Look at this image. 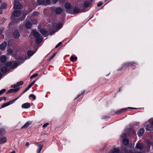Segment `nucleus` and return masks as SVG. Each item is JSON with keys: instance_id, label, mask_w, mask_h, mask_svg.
Segmentation results:
<instances>
[{"instance_id": "nucleus-1", "label": "nucleus", "mask_w": 153, "mask_h": 153, "mask_svg": "<svg viewBox=\"0 0 153 153\" xmlns=\"http://www.w3.org/2000/svg\"><path fill=\"white\" fill-rule=\"evenodd\" d=\"M25 17V15L23 14L19 18L16 19L15 17H12L13 21L15 23H17L20 21H23Z\"/></svg>"}, {"instance_id": "nucleus-2", "label": "nucleus", "mask_w": 153, "mask_h": 153, "mask_svg": "<svg viewBox=\"0 0 153 153\" xmlns=\"http://www.w3.org/2000/svg\"><path fill=\"white\" fill-rule=\"evenodd\" d=\"M71 5L69 3H66L65 4V7L66 9V11L70 13H73L72 10Z\"/></svg>"}, {"instance_id": "nucleus-3", "label": "nucleus", "mask_w": 153, "mask_h": 153, "mask_svg": "<svg viewBox=\"0 0 153 153\" xmlns=\"http://www.w3.org/2000/svg\"><path fill=\"white\" fill-rule=\"evenodd\" d=\"M37 1L39 5H47L50 3V0H37Z\"/></svg>"}, {"instance_id": "nucleus-4", "label": "nucleus", "mask_w": 153, "mask_h": 153, "mask_svg": "<svg viewBox=\"0 0 153 153\" xmlns=\"http://www.w3.org/2000/svg\"><path fill=\"white\" fill-rule=\"evenodd\" d=\"M21 5L19 1V0H14V9H19L21 8Z\"/></svg>"}, {"instance_id": "nucleus-5", "label": "nucleus", "mask_w": 153, "mask_h": 153, "mask_svg": "<svg viewBox=\"0 0 153 153\" xmlns=\"http://www.w3.org/2000/svg\"><path fill=\"white\" fill-rule=\"evenodd\" d=\"M12 35L15 39H17L20 36V34L18 30H15L13 33Z\"/></svg>"}, {"instance_id": "nucleus-6", "label": "nucleus", "mask_w": 153, "mask_h": 153, "mask_svg": "<svg viewBox=\"0 0 153 153\" xmlns=\"http://www.w3.org/2000/svg\"><path fill=\"white\" fill-rule=\"evenodd\" d=\"M21 15V12L19 10H14L12 15V17H18Z\"/></svg>"}, {"instance_id": "nucleus-7", "label": "nucleus", "mask_w": 153, "mask_h": 153, "mask_svg": "<svg viewBox=\"0 0 153 153\" xmlns=\"http://www.w3.org/2000/svg\"><path fill=\"white\" fill-rule=\"evenodd\" d=\"M12 66L10 68V70L11 69H13L16 67L20 64L19 62H17L15 61L12 62Z\"/></svg>"}, {"instance_id": "nucleus-8", "label": "nucleus", "mask_w": 153, "mask_h": 153, "mask_svg": "<svg viewBox=\"0 0 153 153\" xmlns=\"http://www.w3.org/2000/svg\"><path fill=\"white\" fill-rule=\"evenodd\" d=\"M19 89V88L15 89H11L8 90L7 92L6 93L7 94L11 93H16L17 92Z\"/></svg>"}, {"instance_id": "nucleus-9", "label": "nucleus", "mask_w": 153, "mask_h": 153, "mask_svg": "<svg viewBox=\"0 0 153 153\" xmlns=\"http://www.w3.org/2000/svg\"><path fill=\"white\" fill-rule=\"evenodd\" d=\"M25 25L26 28L28 29L32 27V24L29 21H26V23L25 24Z\"/></svg>"}, {"instance_id": "nucleus-10", "label": "nucleus", "mask_w": 153, "mask_h": 153, "mask_svg": "<svg viewBox=\"0 0 153 153\" xmlns=\"http://www.w3.org/2000/svg\"><path fill=\"white\" fill-rule=\"evenodd\" d=\"M7 43L5 42H4L0 45V48L1 51L4 50L7 46Z\"/></svg>"}, {"instance_id": "nucleus-11", "label": "nucleus", "mask_w": 153, "mask_h": 153, "mask_svg": "<svg viewBox=\"0 0 153 153\" xmlns=\"http://www.w3.org/2000/svg\"><path fill=\"white\" fill-rule=\"evenodd\" d=\"M10 70V68L8 69L6 67H2L1 69V71L3 73H6Z\"/></svg>"}, {"instance_id": "nucleus-12", "label": "nucleus", "mask_w": 153, "mask_h": 153, "mask_svg": "<svg viewBox=\"0 0 153 153\" xmlns=\"http://www.w3.org/2000/svg\"><path fill=\"white\" fill-rule=\"evenodd\" d=\"M91 2L90 0H89V1H85L84 3V7L85 8H87L91 5Z\"/></svg>"}, {"instance_id": "nucleus-13", "label": "nucleus", "mask_w": 153, "mask_h": 153, "mask_svg": "<svg viewBox=\"0 0 153 153\" xmlns=\"http://www.w3.org/2000/svg\"><path fill=\"white\" fill-rule=\"evenodd\" d=\"M43 40V37L40 36L36 38V42L37 44H39Z\"/></svg>"}, {"instance_id": "nucleus-14", "label": "nucleus", "mask_w": 153, "mask_h": 153, "mask_svg": "<svg viewBox=\"0 0 153 153\" xmlns=\"http://www.w3.org/2000/svg\"><path fill=\"white\" fill-rule=\"evenodd\" d=\"M30 103L28 102L25 103L22 105V107L23 108H30Z\"/></svg>"}, {"instance_id": "nucleus-15", "label": "nucleus", "mask_w": 153, "mask_h": 153, "mask_svg": "<svg viewBox=\"0 0 153 153\" xmlns=\"http://www.w3.org/2000/svg\"><path fill=\"white\" fill-rule=\"evenodd\" d=\"M62 11V9L60 7H58L55 9V12L57 14H59Z\"/></svg>"}, {"instance_id": "nucleus-16", "label": "nucleus", "mask_w": 153, "mask_h": 153, "mask_svg": "<svg viewBox=\"0 0 153 153\" xmlns=\"http://www.w3.org/2000/svg\"><path fill=\"white\" fill-rule=\"evenodd\" d=\"M135 148L140 150L142 149L143 148V144L141 143H137L136 146Z\"/></svg>"}, {"instance_id": "nucleus-17", "label": "nucleus", "mask_w": 153, "mask_h": 153, "mask_svg": "<svg viewBox=\"0 0 153 153\" xmlns=\"http://www.w3.org/2000/svg\"><path fill=\"white\" fill-rule=\"evenodd\" d=\"M144 129L143 128H140L137 132V134L140 137L142 136L144 132Z\"/></svg>"}, {"instance_id": "nucleus-18", "label": "nucleus", "mask_w": 153, "mask_h": 153, "mask_svg": "<svg viewBox=\"0 0 153 153\" xmlns=\"http://www.w3.org/2000/svg\"><path fill=\"white\" fill-rule=\"evenodd\" d=\"M122 143L125 146L127 145L129 143L128 139L126 138H124L123 140Z\"/></svg>"}, {"instance_id": "nucleus-19", "label": "nucleus", "mask_w": 153, "mask_h": 153, "mask_svg": "<svg viewBox=\"0 0 153 153\" xmlns=\"http://www.w3.org/2000/svg\"><path fill=\"white\" fill-rule=\"evenodd\" d=\"M7 140L6 138L4 137H0V144L5 143Z\"/></svg>"}, {"instance_id": "nucleus-20", "label": "nucleus", "mask_w": 153, "mask_h": 153, "mask_svg": "<svg viewBox=\"0 0 153 153\" xmlns=\"http://www.w3.org/2000/svg\"><path fill=\"white\" fill-rule=\"evenodd\" d=\"M146 129L147 131H151L153 130V128L151 125H148L146 126Z\"/></svg>"}, {"instance_id": "nucleus-21", "label": "nucleus", "mask_w": 153, "mask_h": 153, "mask_svg": "<svg viewBox=\"0 0 153 153\" xmlns=\"http://www.w3.org/2000/svg\"><path fill=\"white\" fill-rule=\"evenodd\" d=\"M40 31L43 35H45L47 33V31L44 28H42L40 30Z\"/></svg>"}, {"instance_id": "nucleus-22", "label": "nucleus", "mask_w": 153, "mask_h": 153, "mask_svg": "<svg viewBox=\"0 0 153 153\" xmlns=\"http://www.w3.org/2000/svg\"><path fill=\"white\" fill-rule=\"evenodd\" d=\"M80 12V11L79 9L78 8L75 7L73 10V12L74 14H76L79 13Z\"/></svg>"}, {"instance_id": "nucleus-23", "label": "nucleus", "mask_w": 153, "mask_h": 153, "mask_svg": "<svg viewBox=\"0 0 153 153\" xmlns=\"http://www.w3.org/2000/svg\"><path fill=\"white\" fill-rule=\"evenodd\" d=\"M0 60L2 62H5L7 60V58L5 56H3L1 57Z\"/></svg>"}, {"instance_id": "nucleus-24", "label": "nucleus", "mask_w": 153, "mask_h": 153, "mask_svg": "<svg viewBox=\"0 0 153 153\" xmlns=\"http://www.w3.org/2000/svg\"><path fill=\"white\" fill-rule=\"evenodd\" d=\"M134 64V62H127V63H125L124 64V65H123V66L124 67H128L130 65H131L132 66V65Z\"/></svg>"}, {"instance_id": "nucleus-25", "label": "nucleus", "mask_w": 153, "mask_h": 153, "mask_svg": "<svg viewBox=\"0 0 153 153\" xmlns=\"http://www.w3.org/2000/svg\"><path fill=\"white\" fill-rule=\"evenodd\" d=\"M122 150L125 153H129V151H128L127 147H123L122 148Z\"/></svg>"}, {"instance_id": "nucleus-26", "label": "nucleus", "mask_w": 153, "mask_h": 153, "mask_svg": "<svg viewBox=\"0 0 153 153\" xmlns=\"http://www.w3.org/2000/svg\"><path fill=\"white\" fill-rule=\"evenodd\" d=\"M33 34L35 37L36 38L40 36L39 33L36 31H33Z\"/></svg>"}, {"instance_id": "nucleus-27", "label": "nucleus", "mask_w": 153, "mask_h": 153, "mask_svg": "<svg viewBox=\"0 0 153 153\" xmlns=\"http://www.w3.org/2000/svg\"><path fill=\"white\" fill-rule=\"evenodd\" d=\"M7 4L6 3H4L1 5V7L2 9H6L7 8Z\"/></svg>"}, {"instance_id": "nucleus-28", "label": "nucleus", "mask_w": 153, "mask_h": 153, "mask_svg": "<svg viewBox=\"0 0 153 153\" xmlns=\"http://www.w3.org/2000/svg\"><path fill=\"white\" fill-rule=\"evenodd\" d=\"M119 150L118 149L114 148L112 151L111 152L109 153H119Z\"/></svg>"}, {"instance_id": "nucleus-29", "label": "nucleus", "mask_w": 153, "mask_h": 153, "mask_svg": "<svg viewBox=\"0 0 153 153\" xmlns=\"http://www.w3.org/2000/svg\"><path fill=\"white\" fill-rule=\"evenodd\" d=\"M31 124L29 122H27L21 128L22 129L26 128H27L28 126Z\"/></svg>"}, {"instance_id": "nucleus-30", "label": "nucleus", "mask_w": 153, "mask_h": 153, "mask_svg": "<svg viewBox=\"0 0 153 153\" xmlns=\"http://www.w3.org/2000/svg\"><path fill=\"white\" fill-rule=\"evenodd\" d=\"M27 55L28 56H32L34 53L33 51L31 50H30L28 51L27 52Z\"/></svg>"}, {"instance_id": "nucleus-31", "label": "nucleus", "mask_w": 153, "mask_h": 153, "mask_svg": "<svg viewBox=\"0 0 153 153\" xmlns=\"http://www.w3.org/2000/svg\"><path fill=\"white\" fill-rule=\"evenodd\" d=\"M5 133V131L3 128L0 129V135H3Z\"/></svg>"}, {"instance_id": "nucleus-32", "label": "nucleus", "mask_w": 153, "mask_h": 153, "mask_svg": "<svg viewBox=\"0 0 153 153\" xmlns=\"http://www.w3.org/2000/svg\"><path fill=\"white\" fill-rule=\"evenodd\" d=\"M77 59L76 57H74V56H71V60L72 62H74V61H76Z\"/></svg>"}, {"instance_id": "nucleus-33", "label": "nucleus", "mask_w": 153, "mask_h": 153, "mask_svg": "<svg viewBox=\"0 0 153 153\" xmlns=\"http://www.w3.org/2000/svg\"><path fill=\"white\" fill-rule=\"evenodd\" d=\"M62 26V23H59L57 25L56 27L58 28V30H59L61 27Z\"/></svg>"}, {"instance_id": "nucleus-34", "label": "nucleus", "mask_w": 153, "mask_h": 153, "mask_svg": "<svg viewBox=\"0 0 153 153\" xmlns=\"http://www.w3.org/2000/svg\"><path fill=\"white\" fill-rule=\"evenodd\" d=\"M24 82L22 81H20L19 82H17L16 84L17 86H19L20 85L23 84Z\"/></svg>"}, {"instance_id": "nucleus-35", "label": "nucleus", "mask_w": 153, "mask_h": 153, "mask_svg": "<svg viewBox=\"0 0 153 153\" xmlns=\"http://www.w3.org/2000/svg\"><path fill=\"white\" fill-rule=\"evenodd\" d=\"M127 109L126 108L122 109L119 110L118 112H117V113L118 114H119L121 113L123 111H124L125 110H126Z\"/></svg>"}, {"instance_id": "nucleus-36", "label": "nucleus", "mask_w": 153, "mask_h": 153, "mask_svg": "<svg viewBox=\"0 0 153 153\" xmlns=\"http://www.w3.org/2000/svg\"><path fill=\"white\" fill-rule=\"evenodd\" d=\"M7 52H8V55H11L12 54L13 51L12 50V49H9L7 50Z\"/></svg>"}, {"instance_id": "nucleus-37", "label": "nucleus", "mask_w": 153, "mask_h": 153, "mask_svg": "<svg viewBox=\"0 0 153 153\" xmlns=\"http://www.w3.org/2000/svg\"><path fill=\"white\" fill-rule=\"evenodd\" d=\"M12 64V62H6L5 65L7 67H9Z\"/></svg>"}, {"instance_id": "nucleus-38", "label": "nucleus", "mask_w": 153, "mask_h": 153, "mask_svg": "<svg viewBox=\"0 0 153 153\" xmlns=\"http://www.w3.org/2000/svg\"><path fill=\"white\" fill-rule=\"evenodd\" d=\"M18 99V98H17L13 100H11L9 102H8L9 104V105L10 104L13 103L16 100Z\"/></svg>"}, {"instance_id": "nucleus-39", "label": "nucleus", "mask_w": 153, "mask_h": 153, "mask_svg": "<svg viewBox=\"0 0 153 153\" xmlns=\"http://www.w3.org/2000/svg\"><path fill=\"white\" fill-rule=\"evenodd\" d=\"M39 14V13L38 12H34L33 13V15L34 16H38Z\"/></svg>"}, {"instance_id": "nucleus-40", "label": "nucleus", "mask_w": 153, "mask_h": 153, "mask_svg": "<svg viewBox=\"0 0 153 153\" xmlns=\"http://www.w3.org/2000/svg\"><path fill=\"white\" fill-rule=\"evenodd\" d=\"M38 75V74L37 73L33 75H32L30 77V79H32L33 78L35 77H36Z\"/></svg>"}, {"instance_id": "nucleus-41", "label": "nucleus", "mask_w": 153, "mask_h": 153, "mask_svg": "<svg viewBox=\"0 0 153 153\" xmlns=\"http://www.w3.org/2000/svg\"><path fill=\"white\" fill-rule=\"evenodd\" d=\"M8 105H9L8 103V102H6V103L3 104L1 106V107L2 108H4V107H5L6 106H7Z\"/></svg>"}, {"instance_id": "nucleus-42", "label": "nucleus", "mask_w": 153, "mask_h": 153, "mask_svg": "<svg viewBox=\"0 0 153 153\" xmlns=\"http://www.w3.org/2000/svg\"><path fill=\"white\" fill-rule=\"evenodd\" d=\"M56 54V53H54L53 54V55L51 57L50 59H49V60H48V61H50L55 56Z\"/></svg>"}, {"instance_id": "nucleus-43", "label": "nucleus", "mask_w": 153, "mask_h": 153, "mask_svg": "<svg viewBox=\"0 0 153 153\" xmlns=\"http://www.w3.org/2000/svg\"><path fill=\"white\" fill-rule=\"evenodd\" d=\"M6 91V90L5 89H3L2 90H1L0 91V95L2 94Z\"/></svg>"}, {"instance_id": "nucleus-44", "label": "nucleus", "mask_w": 153, "mask_h": 153, "mask_svg": "<svg viewBox=\"0 0 153 153\" xmlns=\"http://www.w3.org/2000/svg\"><path fill=\"white\" fill-rule=\"evenodd\" d=\"M29 97H32L34 100L36 99V97H35V96L33 94H31L30 95H29Z\"/></svg>"}, {"instance_id": "nucleus-45", "label": "nucleus", "mask_w": 153, "mask_h": 153, "mask_svg": "<svg viewBox=\"0 0 153 153\" xmlns=\"http://www.w3.org/2000/svg\"><path fill=\"white\" fill-rule=\"evenodd\" d=\"M62 44V42H59L56 46L55 48H57L59 46L61 45Z\"/></svg>"}, {"instance_id": "nucleus-46", "label": "nucleus", "mask_w": 153, "mask_h": 153, "mask_svg": "<svg viewBox=\"0 0 153 153\" xmlns=\"http://www.w3.org/2000/svg\"><path fill=\"white\" fill-rule=\"evenodd\" d=\"M48 123H46L44 124L43 126V128H45L47 126H48Z\"/></svg>"}, {"instance_id": "nucleus-47", "label": "nucleus", "mask_w": 153, "mask_h": 153, "mask_svg": "<svg viewBox=\"0 0 153 153\" xmlns=\"http://www.w3.org/2000/svg\"><path fill=\"white\" fill-rule=\"evenodd\" d=\"M102 4V3L100 2L98 4H97V7H100Z\"/></svg>"}, {"instance_id": "nucleus-48", "label": "nucleus", "mask_w": 153, "mask_h": 153, "mask_svg": "<svg viewBox=\"0 0 153 153\" xmlns=\"http://www.w3.org/2000/svg\"><path fill=\"white\" fill-rule=\"evenodd\" d=\"M38 146L39 148V150H41L43 147V145L41 144L39 145Z\"/></svg>"}, {"instance_id": "nucleus-49", "label": "nucleus", "mask_w": 153, "mask_h": 153, "mask_svg": "<svg viewBox=\"0 0 153 153\" xmlns=\"http://www.w3.org/2000/svg\"><path fill=\"white\" fill-rule=\"evenodd\" d=\"M17 87L16 85L13 84L11 86L12 88H16Z\"/></svg>"}, {"instance_id": "nucleus-50", "label": "nucleus", "mask_w": 153, "mask_h": 153, "mask_svg": "<svg viewBox=\"0 0 153 153\" xmlns=\"http://www.w3.org/2000/svg\"><path fill=\"white\" fill-rule=\"evenodd\" d=\"M14 23H14L13 22H13H11L9 24V26L12 25H13Z\"/></svg>"}, {"instance_id": "nucleus-51", "label": "nucleus", "mask_w": 153, "mask_h": 153, "mask_svg": "<svg viewBox=\"0 0 153 153\" xmlns=\"http://www.w3.org/2000/svg\"><path fill=\"white\" fill-rule=\"evenodd\" d=\"M123 68L122 67H120V68L119 67L117 68V70L118 71H120Z\"/></svg>"}, {"instance_id": "nucleus-52", "label": "nucleus", "mask_w": 153, "mask_h": 153, "mask_svg": "<svg viewBox=\"0 0 153 153\" xmlns=\"http://www.w3.org/2000/svg\"><path fill=\"white\" fill-rule=\"evenodd\" d=\"M2 9L0 6V14H1L2 13Z\"/></svg>"}, {"instance_id": "nucleus-53", "label": "nucleus", "mask_w": 153, "mask_h": 153, "mask_svg": "<svg viewBox=\"0 0 153 153\" xmlns=\"http://www.w3.org/2000/svg\"><path fill=\"white\" fill-rule=\"evenodd\" d=\"M3 30L4 29H0V34L2 33Z\"/></svg>"}, {"instance_id": "nucleus-54", "label": "nucleus", "mask_w": 153, "mask_h": 153, "mask_svg": "<svg viewBox=\"0 0 153 153\" xmlns=\"http://www.w3.org/2000/svg\"><path fill=\"white\" fill-rule=\"evenodd\" d=\"M32 85L30 84H29V85L27 87V88H29H29H30V87L32 86Z\"/></svg>"}, {"instance_id": "nucleus-55", "label": "nucleus", "mask_w": 153, "mask_h": 153, "mask_svg": "<svg viewBox=\"0 0 153 153\" xmlns=\"http://www.w3.org/2000/svg\"><path fill=\"white\" fill-rule=\"evenodd\" d=\"M29 89V88H26L25 90V91L23 92V93H24L25 92H26V91H27Z\"/></svg>"}, {"instance_id": "nucleus-56", "label": "nucleus", "mask_w": 153, "mask_h": 153, "mask_svg": "<svg viewBox=\"0 0 153 153\" xmlns=\"http://www.w3.org/2000/svg\"><path fill=\"white\" fill-rule=\"evenodd\" d=\"M29 143L28 142H27V143H26V144L25 146H29Z\"/></svg>"}, {"instance_id": "nucleus-57", "label": "nucleus", "mask_w": 153, "mask_h": 153, "mask_svg": "<svg viewBox=\"0 0 153 153\" xmlns=\"http://www.w3.org/2000/svg\"><path fill=\"white\" fill-rule=\"evenodd\" d=\"M35 82V81H33L30 84L32 85L34 84Z\"/></svg>"}, {"instance_id": "nucleus-58", "label": "nucleus", "mask_w": 153, "mask_h": 153, "mask_svg": "<svg viewBox=\"0 0 153 153\" xmlns=\"http://www.w3.org/2000/svg\"><path fill=\"white\" fill-rule=\"evenodd\" d=\"M2 100L3 99H4V100H6V98L5 97H2Z\"/></svg>"}, {"instance_id": "nucleus-59", "label": "nucleus", "mask_w": 153, "mask_h": 153, "mask_svg": "<svg viewBox=\"0 0 153 153\" xmlns=\"http://www.w3.org/2000/svg\"><path fill=\"white\" fill-rule=\"evenodd\" d=\"M19 59H22V61H24V59H23V58L22 57H19Z\"/></svg>"}, {"instance_id": "nucleus-60", "label": "nucleus", "mask_w": 153, "mask_h": 153, "mask_svg": "<svg viewBox=\"0 0 153 153\" xmlns=\"http://www.w3.org/2000/svg\"><path fill=\"white\" fill-rule=\"evenodd\" d=\"M128 108H129V109H135V108H131V107H128Z\"/></svg>"}, {"instance_id": "nucleus-61", "label": "nucleus", "mask_w": 153, "mask_h": 153, "mask_svg": "<svg viewBox=\"0 0 153 153\" xmlns=\"http://www.w3.org/2000/svg\"><path fill=\"white\" fill-rule=\"evenodd\" d=\"M2 74L1 72H0V78L2 77Z\"/></svg>"}, {"instance_id": "nucleus-62", "label": "nucleus", "mask_w": 153, "mask_h": 153, "mask_svg": "<svg viewBox=\"0 0 153 153\" xmlns=\"http://www.w3.org/2000/svg\"><path fill=\"white\" fill-rule=\"evenodd\" d=\"M41 150H38V151H37V153H39L41 151Z\"/></svg>"}, {"instance_id": "nucleus-63", "label": "nucleus", "mask_w": 153, "mask_h": 153, "mask_svg": "<svg viewBox=\"0 0 153 153\" xmlns=\"http://www.w3.org/2000/svg\"><path fill=\"white\" fill-rule=\"evenodd\" d=\"M53 1L55 3H56L57 1V0H53Z\"/></svg>"}, {"instance_id": "nucleus-64", "label": "nucleus", "mask_w": 153, "mask_h": 153, "mask_svg": "<svg viewBox=\"0 0 153 153\" xmlns=\"http://www.w3.org/2000/svg\"><path fill=\"white\" fill-rule=\"evenodd\" d=\"M10 153H15V152L14 151H13V152H11Z\"/></svg>"}]
</instances>
